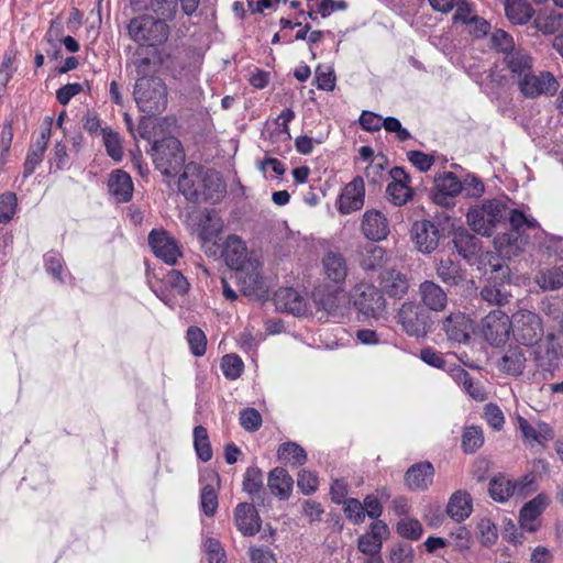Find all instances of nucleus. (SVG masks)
I'll return each instance as SVG.
<instances>
[{
	"instance_id": "1",
	"label": "nucleus",
	"mask_w": 563,
	"mask_h": 563,
	"mask_svg": "<svg viewBox=\"0 0 563 563\" xmlns=\"http://www.w3.org/2000/svg\"><path fill=\"white\" fill-rule=\"evenodd\" d=\"M178 190L189 201L217 202L225 191V185L219 173L188 163L179 176Z\"/></svg>"
},
{
	"instance_id": "2",
	"label": "nucleus",
	"mask_w": 563,
	"mask_h": 563,
	"mask_svg": "<svg viewBox=\"0 0 563 563\" xmlns=\"http://www.w3.org/2000/svg\"><path fill=\"white\" fill-rule=\"evenodd\" d=\"M507 212L508 207L503 199H487L467 211V223L477 234L490 236L506 219Z\"/></svg>"
},
{
	"instance_id": "3",
	"label": "nucleus",
	"mask_w": 563,
	"mask_h": 563,
	"mask_svg": "<svg viewBox=\"0 0 563 563\" xmlns=\"http://www.w3.org/2000/svg\"><path fill=\"white\" fill-rule=\"evenodd\" d=\"M133 96L139 109L146 114H158L167 108V87L159 77L136 78Z\"/></svg>"
},
{
	"instance_id": "4",
	"label": "nucleus",
	"mask_w": 563,
	"mask_h": 563,
	"mask_svg": "<svg viewBox=\"0 0 563 563\" xmlns=\"http://www.w3.org/2000/svg\"><path fill=\"white\" fill-rule=\"evenodd\" d=\"M541 256L548 263L537 275L536 283L543 290H556L563 287V241L551 240L541 247Z\"/></svg>"
},
{
	"instance_id": "5",
	"label": "nucleus",
	"mask_w": 563,
	"mask_h": 563,
	"mask_svg": "<svg viewBox=\"0 0 563 563\" xmlns=\"http://www.w3.org/2000/svg\"><path fill=\"white\" fill-rule=\"evenodd\" d=\"M128 34L139 46L154 47L165 43L169 35V26L163 20L148 14H141L130 20Z\"/></svg>"
},
{
	"instance_id": "6",
	"label": "nucleus",
	"mask_w": 563,
	"mask_h": 563,
	"mask_svg": "<svg viewBox=\"0 0 563 563\" xmlns=\"http://www.w3.org/2000/svg\"><path fill=\"white\" fill-rule=\"evenodd\" d=\"M152 157L156 168L164 176H174L185 163L181 143L174 136L154 142Z\"/></svg>"
},
{
	"instance_id": "7",
	"label": "nucleus",
	"mask_w": 563,
	"mask_h": 563,
	"mask_svg": "<svg viewBox=\"0 0 563 563\" xmlns=\"http://www.w3.org/2000/svg\"><path fill=\"white\" fill-rule=\"evenodd\" d=\"M351 298L354 307L364 318L377 320L385 313L386 302L383 292L373 285H356L351 292Z\"/></svg>"
},
{
	"instance_id": "8",
	"label": "nucleus",
	"mask_w": 563,
	"mask_h": 563,
	"mask_svg": "<svg viewBox=\"0 0 563 563\" xmlns=\"http://www.w3.org/2000/svg\"><path fill=\"white\" fill-rule=\"evenodd\" d=\"M511 331L515 340L526 346L538 343L544 332L541 318L529 310H519L512 314Z\"/></svg>"
},
{
	"instance_id": "9",
	"label": "nucleus",
	"mask_w": 563,
	"mask_h": 563,
	"mask_svg": "<svg viewBox=\"0 0 563 563\" xmlns=\"http://www.w3.org/2000/svg\"><path fill=\"white\" fill-rule=\"evenodd\" d=\"M398 323L410 336L423 338L427 335L430 325V314L417 302H404L397 313Z\"/></svg>"
},
{
	"instance_id": "10",
	"label": "nucleus",
	"mask_w": 563,
	"mask_h": 563,
	"mask_svg": "<svg viewBox=\"0 0 563 563\" xmlns=\"http://www.w3.org/2000/svg\"><path fill=\"white\" fill-rule=\"evenodd\" d=\"M510 330L511 319L500 309L490 311L482 321V333L490 345L504 344Z\"/></svg>"
},
{
	"instance_id": "11",
	"label": "nucleus",
	"mask_w": 563,
	"mask_h": 563,
	"mask_svg": "<svg viewBox=\"0 0 563 563\" xmlns=\"http://www.w3.org/2000/svg\"><path fill=\"white\" fill-rule=\"evenodd\" d=\"M261 264L257 260L250 261L236 269V279L240 290L246 296L262 298L267 294L268 287L260 272Z\"/></svg>"
},
{
	"instance_id": "12",
	"label": "nucleus",
	"mask_w": 563,
	"mask_h": 563,
	"mask_svg": "<svg viewBox=\"0 0 563 563\" xmlns=\"http://www.w3.org/2000/svg\"><path fill=\"white\" fill-rule=\"evenodd\" d=\"M518 87L525 97L536 98L541 95H553L559 89V82L550 71H540L536 75L532 69L518 82Z\"/></svg>"
},
{
	"instance_id": "13",
	"label": "nucleus",
	"mask_w": 563,
	"mask_h": 563,
	"mask_svg": "<svg viewBox=\"0 0 563 563\" xmlns=\"http://www.w3.org/2000/svg\"><path fill=\"white\" fill-rule=\"evenodd\" d=\"M148 245L156 257L168 265L176 264L181 252L177 241L163 229H153L148 234Z\"/></svg>"
},
{
	"instance_id": "14",
	"label": "nucleus",
	"mask_w": 563,
	"mask_h": 563,
	"mask_svg": "<svg viewBox=\"0 0 563 563\" xmlns=\"http://www.w3.org/2000/svg\"><path fill=\"white\" fill-rule=\"evenodd\" d=\"M390 183L386 187L387 200L396 207L405 206L413 197L410 177L402 167L389 170Z\"/></svg>"
},
{
	"instance_id": "15",
	"label": "nucleus",
	"mask_w": 563,
	"mask_h": 563,
	"mask_svg": "<svg viewBox=\"0 0 563 563\" xmlns=\"http://www.w3.org/2000/svg\"><path fill=\"white\" fill-rule=\"evenodd\" d=\"M441 329L449 341L456 343H466L473 332L472 320L463 312H451L442 319Z\"/></svg>"
},
{
	"instance_id": "16",
	"label": "nucleus",
	"mask_w": 563,
	"mask_h": 563,
	"mask_svg": "<svg viewBox=\"0 0 563 563\" xmlns=\"http://www.w3.org/2000/svg\"><path fill=\"white\" fill-rule=\"evenodd\" d=\"M411 234L417 250L423 254H430L439 246L440 230L432 221H416L412 224Z\"/></svg>"
},
{
	"instance_id": "17",
	"label": "nucleus",
	"mask_w": 563,
	"mask_h": 563,
	"mask_svg": "<svg viewBox=\"0 0 563 563\" xmlns=\"http://www.w3.org/2000/svg\"><path fill=\"white\" fill-rule=\"evenodd\" d=\"M361 230L371 241H382L389 234V221L386 216L376 210H367L362 218Z\"/></svg>"
},
{
	"instance_id": "18",
	"label": "nucleus",
	"mask_w": 563,
	"mask_h": 563,
	"mask_svg": "<svg viewBox=\"0 0 563 563\" xmlns=\"http://www.w3.org/2000/svg\"><path fill=\"white\" fill-rule=\"evenodd\" d=\"M434 187L433 201L441 206H449L450 200L463 189L462 181L452 172L440 174L434 180Z\"/></svg>"
},
{
	"instance_id": "19",
	"label": "nucleus",
	"mask_w": 563,
	"mask_h": 563,
	"mask_svg": "<svg viewBox=\"0 0 563 563\" xmlns=\"http://www.w3.org/2000/svg\"><path fill=\"white\" fill-rule=\"evenodd\" d=\"M234 522L238 530L245 537L256 534L262 526L256 508L249 503H241L235 507Z\"/></svg>"
},
{
	"instance_id": "20",
	"label": "nucleus",
	"mask_w": 563,
	"mask_h": 563,
	"mask_svg": "<svg viewBox=\"0 0 563 563\" xmlns=\"http://www.w3.org/2000/svg\"><path fill=\"white\" fill-rule=\"evenodd\" d=\"M364 181L362 177L354 178L344 188L340 201L339 210L342 214H349L360 210L364 205Z\"/></svg>"
},
{
	"instance_id": "21",
	"label": "nucleus",
	"mask_w": 563,
	"mask_h": 563,
	"mask_svg": "<svg viewBox=\"0 0 563 563\" xmlns=\"http://www.w3.org/2000/svg\"><path fill=\"white\" fill-rule=\"evenodd\" d=\"M421 302L429 310L440 312L446 308L448 294L433 280H424L419 286Z\"/></svg>"
},
{
	"instance_id": "22",
	"label": "nucleus",
	"mask_w": 563,
	"mask_h": 563,
	"mask_svg": "<svg viewBox=\"0 0 563 563\" xmlns=\"http://www.w3.org/2000/svg\"><path fill=\"white\" fill-rule=\"evenodd\" d=\"M380 288L387 296L400 299L409 289V279L401 272L388 268L380 274Z\"/></svg>"
},
{
	"instance_id": "23",
	"label": "nucleus",
	"mask_w": 563,
	"mask_h": 563,
	"mask_svg": "<svg viewBox=\"0 0 563 563\" xmlns=\"http://www.w3.org/2000/svg\"><path fill=\"white\" fill-rule=\"evenodd\" d=\"M223 257L225 263L232 269L244 267L250 261L256 258L249 257L245 243L236 235H229L223 247Z\"/></svg>"
},
{
	"instance_id": "24",
	"label": "nucleus",
	"mask_w": 563,
	"mask_h": 563,
	"mask_svg": "<svg viewBox=\"0 0 563 563\" xmlns=\"http://www.w3.org/2000/svg\"><path fill=\"white\" fill-rule=\"evenodd\" d=\"M434 476V467L430 462L416 463L405 474V483L411 490H426Z\"/></svg>"
},
{
	"instance_id": "25",
	"label": "nucleus",
	"mask_w": 563,
	"mask_h": 563,
	"mask_svg": "<svg viewBox=\"0 0 563 563\" xmlns=\"http://www.w3.org/2000/svg\"><path fill=\"white\" fill-rule=\"evenodd\" d=\"M506 68L509 70L512 79L517 84L533 68V59L528 52L522 48H517L504 57Z\"/></svg>"
},
{
	"instance_id": "26",
	"label": "nucleus",
	"mask_w": 563,
	"mask_h": 563,
	"mask_svg": "<svg viewBox=\"0 0 563 563\" xmlns=\"http://www.w3.org/2000/svg\"><path fill=\"white\" fill-rule=\"evenodd\" d=\"M509 216L511 231L505 234L504 240L509 246H514L515 250L518 251L527 243V238L521 235V230L525 227L533 228L536 222L529 220L521 211L516 209L511 210Z\"/></svg>"
},
{
	"instance_id": "27",
	"label": "nucleus",
	"mask_w": 563,
	"mask_h": 563,
	"mask_svg": "<svg viewBox=\"0 0 563 563\" xmlns=\"http://www.w3.org/2000/svg\"><path fill=\"white\" fill-rule=\"evenodd\" d=\"M153 54V48L145 46H137L132 53L126 67L128 69L130 67L133 68L135 79L139 77H153L151 74H153L156 68Z\"/></svg>"
},
{
	"instance_id": "28",
	"label": "nucleus",
	"mask_w": 563,
	"mask_h": 563,
	"mask_svg": "<svg viewBox=\"0 0 563 563\" xmlns=\"http://www.w3.org/2000/svg\"><path fill=\"white\" fill-rule=\"evenodd\" d=\"M276 309L292 314H300L306 309V302L302 296L294 288H279L274 294Z\"/></svg>"
},
{
	"instance_id": "29",
	"label": "nucleus",
	"mask_w": 563,
	"mask_h": 563,
	"mask_svg": "<svg viewBox=\"0 0 563 563\" xmlns=\"http://www.w3.org/2000/svg\"><path fill=\"white\" fill-rule=\"evenodd\" d=\"M322 269L324 277L336 285L342 284L347 276L346 261L340 253H327L322 258Z\"/></svg>"
},
{
	"instance_id": "30",
	"label": "nucleus",
	"mask_w": 563,
	"mask_h": 563,
	"mask_svg": "<svg viewBox=\"0 0 563 563\" xmlns=\"http://www.w3.org/2000/svg\"><path fill=\"white\" fill-rule=\"evenodd\" d=\"M108 190L119 202H128L132 198L133 183L130 175L115 169L109 175Z\"/></svg>"
},
{
	"instance_id": "31",
	"label": "nucleus",
	"mask_w": 563,
	"mask_h": 563,
	"mask_svg": "<svg viewBox=\"0 0 563 563\" xmlns=\"http://www.w3.org/2000/svg\"><path fill=\"white\" fill-rule=\"evenodd\" d=\"M190 219L197 224L196 232L203 242L211 241L222 230V223L213 212H196Z\"/></svg>"
},
{
	"instance_id": "32",
	"label": "nucleus",
	"mask_w": 563,
	"mask_h": 563,
	"mask_svg": "<svg viewBox=\"0 0 563 563\" xmlns=\"http://www.w3.org/2000/svg\"><path fill=\"white\" fill-rule=\"evenodd\" d=\"M452 242L459 254L466 260L476 256L481 250L479 239L463 227L454 230Z\"/></svg>"
},
{
	"instance_id": "33",
	"label": "nucleus",
	"mask_w": 563,
	"mask_h": 563,
	"mask_svg": "<svg viewBox=\"0 0 563 563\" xmlns=\"http://www.w3.org/2000/svg\"><path fill=\"white\" fill-rule=\"evenodd\" d=\"M267 485L272 494L285 500L289 498L292 492L294 479L286 470L275 467L268 474Z\"/></svg>"
},
{
	"instance_id": "34",
	"label": "nucleus",
	"mask_w": 563,
	"mask_h": 563,
	"mask_svg": "<svg viewBox=\"0 0 563 563\" xmlns=\"http://www.w3.org/2000/svg\"><path fill=\"white\" fill-rule=\"evenodd\" d=\"M473 505L468 493L464 490L455 492L449 499L446 514L456 522H461L470 517Z\"/></svg>"
},
{
	"instance_id": "35",
	"label": "nucleus",
	"mask_w": 563,
	"mask_h": 563,
	"mask_svg": "<svg viewBox=\"0 0 563 563\" xmlns=\"http://www.w3.org/2000/svg\"><path fill=\"white\" fill-rule=\"evenodd\" d=\"M553 336H549L544 344H541L534 351V361L537 366L548 373H552L559 364V351L552 343Z\"/></svg>"
},
{
	"instance_id": "36",
	"label": "nucleus",
	"mask_w": 563,
	"mask_h": 563,
	"mask_svg": "<svg viewBox=\"0 0 563 563\" xmlns=\"http://www.w3.org/2000/svg\"><path fill=\"white\" fill-rule=\"evenodd\" d=\"M504 9L506 16L512 24H526L534 14L533 8L523 0H506Z\"/></svg>"
},
{
	"instance_id": "37",
	"label": "nucleus",
	"mask_w": 563,
	"mask_h": 563,
	"mask_svg": "<svg viewBox=\"0 0 563 563\" xmlns=\"http://www.w3.org/2000/svg\"><path fill=\"white\" fill-rule=\"evenodd\" d=\"M263 472L257 466L246 468L243 478V490L254 498L264 500L266 492L263 486Z\"/></svg>"
},
{
	"instance_id": "38",
	"label": "nucleus",
	"mask_w": 563,
	"mask_h": 563,
	"mask_svg": "<svg viewBox=\"0 0 563 563\" xmlns=\"http://www.w3.org/2000/svg\"><path fill=\"white\" fill-rule=\"evenodd\" d=\"M435 271L437 276L448 286H457L464 280L460 264L450 258L441 260Z\"/></svg>"
},
{
	"instance_id": "39",
	"label": "nucleus",
	"mask_w": 563,
	"mask_h": 563,
	"mask_svg": "<svg viewBox=\"0 0 563 563\" xmlns=\"http://www.w3.org/2000/svg\"><path fill=\"white\" fill-rule=\"evenodd\" d=\"M488 492L490 497L499 503H504L516 495L512 479L503 474L496 475L490 479Z\"/></svg>"
},
{
	"instance_id": "40",
	"label": "nucleus",
	"mask_w": 563,
	"mask_h": 563,
	"mask_svg": "<svg viewBox=\"0 0 563 563\" xmlns=\"http://www.w3.org/2000/svg\"><path fill=\"white\" fill-rule=\"evenodd\" d=\"M526 365V356L519 346H510L501 357L500 367L508 374L519 375Z\"/></svg>"
},
{
	"instance_id": "41",
	"label": "nucleus",
	"mask_w": 563,
	"mask_h": 563,
	"mask_svg": "<svg viewBox=\"0 0 563 563\" xmlns=\"http://www.w3.org/2000/svg\"><path fill=\"white\" fill-rule=\"evenodd\" d=\"M385 251L373 243L366 244L360 252V265L365 271H375L384 263Z\"/></svg>"
},
{
	"instance_id": "42",
	"label": "nucleus",
	"mask_w": 563,
	"mask_h": 563,
	"mask_svg": "<svg viewBox=\"0 0 563 563\" xmlns=\"http://www.w3.org/2000/svg\"><path fill=\"white\" fill-rule=\"evenodd\" d=\"M545 506L547 498L541 494L528 501L520 511L521 525L529 530H533L531 523L541 515Z\"/></svg>"
},
{
	"instance_id": "43",
	"label": "nucleus",
	"mask_w": 563,
	"mask_h": 563,
	"mask_svg": "<svg viewBox=\"0 0 563 563\" xmlns=\"http://www.w3.org/2000/svg\"><path fill=\"white\" fill-rule=\"evenodd\" d=\"M278 459L294 466H300L306 462L307 454L297 443L286 442L278 449Z\"/></svg>"
},
{
	"instance_id": "44",
	"label": "nucleus",
	"mask_w": 563,
	"mask_h": 563,
	"mask_svg": "<svg viewBox=\"0 0 563 563\" xmlns=\"http://www.w3.org/2000/svg\"><path fill=\"white\" fill-rule=\"evenodd\" d=\"M481 297L490 305L501 306L508 302L509 292L504 283L489 282L482 288Z\"/></svg>"
},
{
	"instance_id": "45",
	"label": "nucleus",
	"mask_w": 563,
	"mask_h": 563,
	"mask_svg": "<svg viewBox=\"0 0 563 563\" xmlns=\"http://www.w3.org/2000/svg\"><path fill=\"white\" fill-rule=\"evenodd\" d=\"M177 0H150L146 10L154 12L158 20H173L177 12Z\"/></svg>"
},
{
	"instance_id": "46",
	"label": "nucleus",
	"mask_w": 563,
	"mask_h": 563,
	"mask_svg": "<svg viewBox=\"0 0 563 563\" xmlns=\"http://www.w3.org/2000/svg\"><path fill=\"white\" fill-rule=\"evenodd\" d=\"M194 444L199 459L203 462L212 457V450L206 428L198 426L194 429Z\"/></svg>"
},
{
	"instance_id": "47",
	"label": "nucleus",
	"mask_w": 563,
	"mask_h": 563,
	"mask_svg": "<svg viewBox=\"0 0 563 563\" xmlns=\"http://www.w3.org/2000/svg\"><path fill=\"white\" fill-rule=\"evenodd\" d=\"M484 443V435L481 428L471 426L465 428L462 437V448L465 453H473Z\"/></svg>"
},
{
	"instance_id": "48",
	"label": "nucleus",
	"mask_w": 563,
	"mask_h": 563,
	"mask_svg": "<svg viewBox=\"0 0 563 563\" xmlns=\"http://www.w3.org/2000/svg\"><path fill=\"white\" fill-rule=\"evenodd\" d=\"M102 135L103 144L106 146L108 155L115 161H120L122 158L123 152L119 134L114 132L112 129L106 128L102 129Z\"/></svg>"
},
{
	"instance_id": "49",
	"label": "nucleus",
	"mask_w": 563,
	"mask_h": 563,
	"mask_svg": "<svg viewBox=\"0 0 563 563\" xmlns=\"http://www.w3.org/2000/svg\"><path fill=\"white\" fill-rule=\"evenodd\" d=\"M187 341L195 356H202L206 353L207 339L201 329L197 327L188 328Z\"/></svg>"
},
{
	"instance_id": "50",
	"label": "nucleus",
	"mask_w": 563,
	"mask_h": 563,
	"mask_svg": "<svg viewBox=\"0 0 563 563\" xmlns=\"http://www.w3.org/2000/svg\"><path fill=\"white\" fill-rule=\"evenodd\" d=\"M221 368L228 379H236L242 374L243 362L235 354H227L221 360Z\"/></svg>"
},
{
	"instance_id": "51",
	"label": "nucleus",
	"mask_w": 563,
	"mask_h": 563,
	"mask_svg": "<svg viewBox=\"0 0 563 563\" xmlns=\"http://www.w3.org/2000/svg\"><path fill=\"white\" fill-rule=\"evenodd\" d=\"M386 158L374 157L365 168V178L369 184L377 185L384 179L385 176Z\"/></svg>"
},
{
	"instance_id": "52",
	"label": "nucleus",
	"mask_w": 563,
	"mask_h": 563,
	"mask_svg": "<svg viewBox=\"0 0 563 563\" xmlns=\"http://www.w3.org/2000/svg\"><path fill=\"white\" fill-rule=\"evenodd\" d=\"M316 84L321 90H333L335 87V75L333 68L328 65H319L316 68Z\"/></svg>"
},
{
	"instance_id": "53",
	"label": "nucleus",
	"mask_w": 563,
	"mask_h": 563,
	"mask_svg": "<svg viewBox=\"0 0 563 563\" xmlns=\"http://www.w3.org/2000/svg\"><path fill=\"white\" fill-rule=\"evenodd\" d=\"M45 151L46 147L41 144L34 143L31 145L24 162V177H29L34 173L36 166L42 162Z\"/></svg>"
},
{
	"instance_id": "54",
	"label": "nucleus",
	"mask_w": 563,
	"mask_h": 563,
	"mask_svg": "<svg viewBox=\"0 0 563 563\" xmlns=\"http://www.w3.org/2000/svg\"><path fill=\"white\" fill-rule=\"evenodd\" d=\"M397 532L402 538L417 540L422 534V526L416 519L402 518L397 523Z\"/></svg>"
},
{
	"instance_id": "55",
	"label": "nucleus",
	"mask_w": 563,
	"mask_h": 563,
	"mask_svg": "<svg viewBox=\"0 0 563 563\" xmlns=\"http://www.w3.org/2000/svg\"><path fill=\"white\" fill-rule=\"evenodd\" d=\"M478 538L483 545L487 547L497 540V527L488 518H483L477 523Z\"/></svg>"
},
{
	"instance_id": "56",
	"label": "nucleus",
	"mask_w": 563,
	"mask_h": 563,
	"mask_svg": "<svg viewBox=\"0 0 563 563\" xmlns=\"http://www.w3.org/2000/svg\"><path fill=\"white\" fill-rule=\"evenodd\" d=\"M490 42L494 48L505 54L516 51L514 38L504 30H496L490 36Z\"/></svg>"
},
{
	"instance_id": "57",
	"label": "nucleus",
	"mask_w": 563,
	"mask_h": 563,
	"mask_svg": "<svg viewBox=\"0 0 563 563\" xmlns=\"http://www.w3.org/2000/svg\"><path fill=\"white\" fill-rule=\"evenodd\" d=\"M203 548L209 563H227L225 552L219 540L208 538Z\"/></svg>"
},
{
	"instance_id": "58",
	"label": "nucleus",
	"mask_w": 563,
	"mask_h": 563,
	"mask_svg": "<svg viewBox=\"0 0 563 563\" xmlns=\"http://www.w3.org/2000/svg\"><path fill=\"white\" fill-rule=\"evenodd\" d=\"M165 283L178 295L184 296L188 292L190 285L187 278L176 269H170L165 276Z\"/></svg>"
},
{
	"instance_id": "59",
	"label": "nucleus",
	"mask_w": 563,
	"mask_h": 563,
	"mask_svg": "<svg viewBox=\"0 0 563 563\" xmlns=\"http://www.w3.org/2000/svg\"><path fill=\"white\" fill-rule=\"evenodd\" d=\"M202 511L206 516L212 517L218 508V496L212 486L206 485L200 495Z\"/></svg>"
},
{
	"instance_id": "60",
	"label": "nucleus",
	"mask_w": 563,
	"mask_h": 563,
	"mask_svg": "<svg viewBox=\"0 0 563 563\" xmlns=\"http://www.w3.org/2000/svg\"><path fill=\"white\" fill-rule=\"evenodd\" d=\"M240 423L244 430L254 432L262 426V416L254 408H245L240 412Z\"/></svg>"
},
{
	"instance_id": "61",
	"label": "nucleus",
	"mask_w": 563,
	"mask_h": 563,
	"mask_svg": "<svg viewBox=\"0 0 563 563\" xmlns=\"http://www.w3.org/2000/svg\"><path fill=\"white\" fill-rule=\"evenodd\" d=\"M16 197L12 192L0 196V223H8L15 212Z\"/></svg>"
},
{
	"instance_id": "62",
	"label": "nucleus",
	"mask_w": 563,
	"mask_h": 563,
	"mask_svg": "<svg viewBox=\"0 0 563 563\" xmlns=\"http://www.w3.org/2000/svg\"><path fill=\"white\" fill-rule=\"evenodd\" d=\"M344 514L346 518L353 521L354 525H360L365 519L364 507L356 498L345 499Z\"/></svg>"
},
{
	"instance_id": "63",
	"label": "nucleus",
	"mask_w": 563,
	"mask_h": 563,
	"mask_svg": "<svg viewBox=\"0 0 563 563\" xmlns=\"http://www.w3.org/2000/svg\"><path fill=\"white\" fill-rule=\"evenodd\" d=\"M46 271L58 280H63L62 271L64 266V260L57 252L51 251L45 254L44 257Z\"/></svg>"
},
{
	"instance_id": "64",
	"label": "nucleus",
	"mask_w": 563,
	"mask_h": 563,
	"mask_svg": "<svg viewBox=\"0 0 563 563\" xmlns=\"http://www.w3.org/2000/svg\"><path fill=\"white\" fill-rule=\"evenodd\" d=\"M462 191H464L468 197L478 198L485 191V186L483 181L473 174L466 175L462 181Z\"/></svg>"
}]
</instances>
